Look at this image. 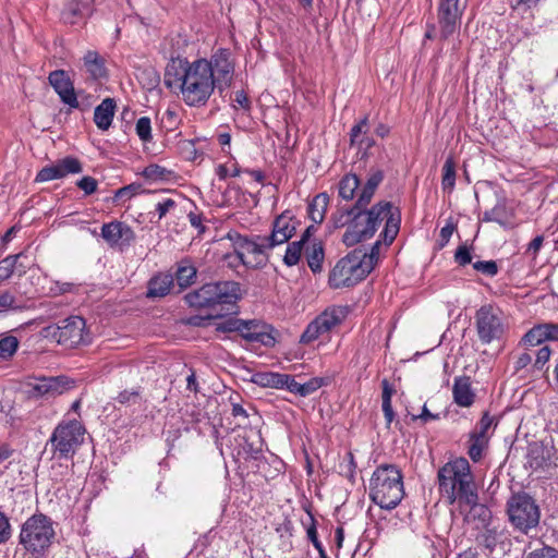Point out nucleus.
<instances>
[{
    "label": "nucleus",
    "instance_id": "nucleus-24",
    "mask_svg": "<svg viewBox=\"0 0 558 558\" xmlns=\"http://www.w3.org/2000/svg\"><path fill=\"white\" fill-rule=\"evenodd\" d=\"M173 286V277L169 274H158L153 277L147 287V298H162L166 296Z\"/></svg>",
    "mask_w": 558,
    "mask_h": 558
},
{
    "label": "nucleus",
    "instance_id": "nucleus-37",
    "mask_svg": "<svg viewBox=\"0 0 558 558\" xmlns=\"http://www.w3.org/2000/svg\"><path fill=\"white\" fill-rule=\"evenodd\" d=\"M62 179L59 172V168L56 162L41 168L36 174L35 182H48L52 180Z\"/></svg>",
    "mask_w": 558,
    "mask_h": 558
},
{
    "label": "nucleus",
    "instance_id": "nucleus-49",
    "mask_svg": "<svg viewBox=\"0 0 558 558\" xmlns=\"http://www.w3.org/2000/svg\"><path fill=\"white\" fill-rule=\"evenodd\" d=\"M77 187H80L86 195H90L97 191L98 182L93 177H83L76 182Z\"/></svg>",
    "mask_w": 558,
    "mask_h": 558
},
{
    "label": "nucleus",
    "instance_id": "nucleus-28",
    "mask_svg": "<svg viewBox=\"0 0 558 558\" xmlns=\"http://www.w3.org/2000/svg\"><path fill=\"white\" fill-rule=\"evenodd\" d=\"M361 185L359 177L354 173H348L341 178L338 184V194L344 201H352L359 197L357 189Z\"/></svg>",
    "mask_w": 558,
    "mask_h": 558
},
{
    "label": "nucleus",
    "instance_id": "nucleus-35",
    "mask_svg": "<svg viewBox=\"0 0 558 558\" xmlns=\"http://www.w3.org/2000/svg\"><path fill=\"white\" fill-rule=\"evenodd\" d=\"M380 247H381V240H377L373 246L371 247L369 253H364L361 250H356L359 252V257L362 259L364 266H368L367 270L371 272L376 264L379 260L380 255Z\"/></svg>",
    "mask_w": 558,
    "mask_h": 558
},
{
    "label": "nucleus",
    "instance_id": "nucleus-17",
    "mask_svg": "<svg viewBox=\"0 0 558 558\" xmlns=\"http://www.w3.org/2000/svg\"><path fill=\"white\" fill-rule=\"evenodd\" d=\"M300 221L296 220L291 210H284L272 222L271 234L266 236L268 246L274 248L288 242L296 231Z\"/></svg>",
    "mask_w": 558,
    "mask_h": 558
},
{
    "label": "nucleus",
    "instance_id": "nucleus-12",
    "mask_svg": "<svg viewBox=\"0 0 558 558\" xmlns=\"http://www.w3.org/2000/svg\"><path fill=\"white\" fill-rule=\"evenodd\" d=\"M348 311L344 306H329L317 315L301 335L300 342L308 344L315 340L328 336L335 328L339 327L347 318Z\"/></svg>",
    "mask_w": 558,
    "mask_h": 558
},
{
    "label": "nucleus",
    "instance_id": "nucleus-3",
    "mask_svg": "<svg viewBox=\"0 0 558 558\" xmlns=\"http://www.w3.org/2000/svg\"><path fill=\"white\" fill-rule=\"evenodd\" d=\"M439 492L450 505L469 501L477 492V485L465 458L447 462L437 474Z\"/></svg>",
    "mask_w": 558,
    "mask_h": 558
},
{
    "label": "nucleus",
    "instance_id": "nucleus-64",
    "mask_svg": "<svg viewBox=\"0 0 558 558\" xmlns=\"http://www.w3.org/2000/svg\"><path fill=\"white\" fill-rule=\"evenodd\" d=\"M454 229H456L454 225L450 221L447 222L441 228V230H440L441 246L446 245L449 242Z\"/></svg>",
    "mask_w": 558,
    "mask_h": 558
},
{
    "label": "nucleus",
    "instance_id": "nucleus-31",
    "mask_svg": "<svg viewBox=\"0 0 558 558\" xmlns=\"http://www.w3.org/2000/svg\"><path fill=\"white\" fill-rule=\"evenodd\" d=\"M481 533L476 535V541L480 546H483L485 549L493 551L499 541V533L497 527L487 526L481 529Z\"/></svg>",
    "mask_w": 558,
    "mask_h": 558
},
{
    "label": "nucleus",
    "instance_id": "nucleus-45",
    "mask_svg": "<svg viewBox=\"0 0 558 558\" xmlns=\"http://www.w3.org/2000/svg\"><path fill=\"white\" fill-rule=\"evenodd\" d=\"M142 174L148 180L157 181L165 180L168 171L166 168L158 165H149L143 170Z\"/></svg>",
    "mask_w": 558,
    "mask_h": 558
},
{
    "label": "nucleus",
    "instance_id": "nucleus-7",
    "mask_svg": "<svg viewBox=\"0 0 558 558\" xmlns=\"http://www.w3.org/2000/svg\"><path fill=\"white\" fill-rule=\"evenodd\" d=\"M85 427L77 420L60 422L53 429L48 444L59 459H71L84 441Z\"/></svg>",
    "mask_w": 558,
    "mask_h": 558
},
{
    "label": "nucleus",
    "instance_id": "nucleus-19",
    "mask_svg": "<svg viewBox=\"0 0 558 558\" xmlns=\"http://www.w3.org/2000/svg\"><path fill=\"white\" fill-rule=\"evenodd\" d=\"M49 83L59 95L63 104L71 109L78 108L80 104L74 90L73 83L63 70H56L49 74Z\"/></svg>",
    "mask_w": 558,
    "mask_h": 558
},
{
    "label": "nucleus",
    "instance_id": "nucleus-61",
    "mask_svg": "<svg viewBox=\"0 0 558 558\" xmlns=\"http://www.w3.org/2000/svg\"><path fill=\"white\" fill-rule=\"evenodd\" d=\"M187 217L191 226L197 229L199 234L205 232L206 227L203 225L201 214L191 211Z\"/></svg>",
    "mask_w": 558,
    "mask_h": 558
},
{
    "label": "nucleus",
    "instance_id": "nucleus-62",
    "mask_svg": "<svg viewBox=\"0 0 558 558\" xmlns=\"http://www.w3.org/2000/svg\"><path fill=\"white\" fill-rule=\"evenodd\" d=\"M544 242L543 235L535 236L527 245L526 253L535 257L542 248Z\"/></svg>",
    "mask_w": 558,
    "mask_h": 558
},
{
    "label": "nucleus",
    "instance_id": "nucleus-52",
    "mask_svg": "<svg viewBox=\"0 0 558 558\" xmlns=\"http://www.w3.org/2000/svg\"><path fill=\"white\" fill-rule=\"evenodd\" d=\"M551 351L548 345H543L536 352V359L534 362V367L537 369H542L543 366L549 361Z\"/></svg>",
    "mask_w": 558,
    "mask_h": 558
},
{
    "label": "nucleus",
    "instance_id": "nucleus-23",
    "mask_svg": "<svg viewBox=\"0 0 558 558\" xmlns=\"http://www.w3.org/2000/svg\"><path fill=\"white\" fill-rule=\"evenodd\" d=\"M116 112V101L112 98H105L94 112V122L99 130L106 131L111 126Z\"/></svg>",
    "mask_w": 558,
    "mask_h": 558
},
{
    "label": "nucleus",
    "instance_id": "nucleus-41",
    "mask_svg": "<svg viewBox=\"0 0 558 558\" xmlns=\"http://www.w3.org/2000/svg\"><path fill=\"white\" fill-rule=\"evenodd\" d=\"M19 341L14 336H7L0 340V357L8 359L17 350Z\"/></svg>",
    "mask_w": 558,
    "mask_h": 558
},
{
    "label": "nucleus",
    "instance_id": "nucleus-2",
    "mask_svg": "<svg viewBox=\"0 0 558 558\" xmlns=\"http://www.w3.org/2000/svg\"><path fill=\"white\" fill-rule=\"evenodd\" d=\"M383 180V170H372L361 187L355 204L350 208H339L332 214L330 219L332 227L347 228L342 235V242L347 246H353L373 238L384 220L385 228L380 236L385 245H390L398 235L401 223L399 207L391 202L381 201L366 209Z\"/></svg>",
    "mask_w": 558,
    "mask_h": 558
},
{
    "label": "nucleus",
    "instance_id": "nucleus-50",
    "mask_svg": "<svg viewBox=\"0 0 558 558\" xmlns=\"http://www.w3.org/2000/svg\"><path fill=\"white\" fill-rule=\"evenodd\" d=\"M473 268L488 276H495L498 272L497 264L494 260L476 262L473 264Z\"/></svg>",
    "mask_w": 558,
    "mask_h": 558
},
{
    "label": "nucleus",
    "instance_id": "nucleus-44",
    "mask_svg": "<svg viewBox=\"0 0 558 558\" xmlns=\"http://www.w3.org/2000/svg\"><path fill=\"white\" fill-rule=\"evenodd\" d=\"M541 0H509L510 8L518 14H525L537 7Z\"/></svg>",
    "mask_w": 558,
    "mask_h": 558
},
{
    "label": "nucleus",
    "instance_id": "nucleus-42",
    "mask_svg": "<svg viewBox=\"0 0 558 558\" xmlns=\"http://www.w3.org/2000/svg\"><path fill=\"white\" fill-rule=\"evenodd\" d=\"M368 132V119L364 117L361 119L355 125L352 126L350 132V143L351 145H356L364 135Z\"/></svg>",
    "mask_w": 558,
    "mask_h": 558
},
{
    "label": "nucleus",
    "instance_id": "nucleus-39",
    "mask_svg": "<svg viewBox=\"0 0 558 558\" xmlns=\"http://www.w3.org/2000/svg\"><path fill=\"white\" fill-rule=\"evenodd\" d=\"M544 341L546 340L542 332L541 325L534 326L532 329H530L521 340V342L526 347L539 345Z\"/></svg>",
    "mask_w": 558,
    "mask_h": 558
},
{
    "label": "nucleus",
    "instance_id": "nucleus-9",
    "mask_svg": "<svg viewBox=\"0 0 558 558\" xmlns=\"http://www.w3.org/2000/svg\"><path fill=\"white\" fill-rule=\"evenodd\" d=\"M475 325L480 341L489 344L502 339L507 331L504 313L494 305H483L476 311Z\"/></svg>",
    "mask_w": 558,
    "mask_h": 558
},
{
    "label": "nucleus",
    "instance_id": "nucleus-56",
    "mask_svg": "<svg viewBox=\"0 0 558 558\" xmlns=\"http://www.w3.org/2000/svg\"><path fill=\"white\" fill-rule=\"evenodd\" d=\"M140 395L138 391L132 390L128 391L124 390L119 393L117 400L122 404H134L138 401Z\"/></svg>",
    "mask_w": 558,
    "mask_h": 558
},
{
    "label": "nucleus",
    "instance_id": "nucleus-33",
    "mask_svg": "<svg viewBox=\"0 0 558 558\" xmlns=\"http://www.w3.org/2000/svg\"><path fill=\"white\" fill-rule=\"evenodd\" d=\"M488 438L485 437H478L473 434H470V446L468 453L472 461L478 462L483 457V451L486 449L488 445Z\"/></svg>",
    "mask_w": 558,
    "mask_h": 558
},
{
    "label": "nucleus",
    "instance_id": "nucleus-32",
    "mask_svg": "<svg viewBox=\"0 0 558 558\" xmlns=\"http://www.w3.org/2000/svg\"><path fill=\"white\" fill-rule=\"evenodd\" d=\"M61 178H65L69 174H77L83 171V165L76 157L66 156L56 161Z\"/></svg>",
    "mask_w": 558,
    "mask_h": 558
},
{
    "label": "nucleus",
    "instance_id": "nucleus-22",
    "mask_svg": "<svg viewBox=\"0 0 558 558\" xmlns=\"http://www.w3.org/2000/svg\"><path fill=\"white\" fill-rule=\"evenodd\" d=\"M452 395L454 402L463 408H469L473 404L475 393L471 387V380L466 376L454 378Z\"/></svg>",
    "mask_w": 558,
    "mask_h": 558
},
{
    "label": "nucleus",
    "instance_id": "nucleus-21",
    "mask_svg": "<svg viewBox=\"0 0 558 558\" xmlns=\"http://www.w3.org/2000/svg\"><path fill=\"white\" fill-rule=\"evenodd\" d=\"M315 231L316 227L314 225L308 226L299 241L288 244L283 256V262L287 266H294L299 263L302 252L305 250V244L310 242V238Z\"/></svg>",
    "mask_w": 558,
    "mask_h": 558
},
{
    "label": "nucleus",
    "instance_id": "nucleus-57",
    "mask_svg": "<svg viewBox=\"0 0 558 558\" xmlns=\"http://www.w3.org/2000/svg\"><path fill=\"white\" fill-rule=\"evenodd\" d=\"M454 258L456 262L461 266H465L472 262L471 253L466 246H459L456 252Z\"/></svg>",
    "mask_w": 558,
    "mask_h": 558
},
{
    "label": "nucleus",
    "instance_id": "nucleus-10",
    "mask_svg": "<svg viewBox=\"0 0 558 558\" xmlns=\"http://www.w3.org/2000/svg\"><path fill=\"white\" fill-rule=\"evenodd\" d=\"M357 251H352L338 260L329 274V284L333 289L351 287L363 280L369 272L364 266Z\"/></svg>",
    "mask_w": 558,
    "mask_h": 558
},
{
    "label": "nucleus",
    "instance_id": "nucleus-53",
    "mask_svg": "<svg viewBox=\"0 0 558 558\" xmlns=\"http://www.w3.org/2000/svg\"><path fill=\"white\" fill-rule=\"evenodd\" d=\"M140 190H141L140 184H130V185L119 189L116 192V197L118 199H130L131 197L136 195L140 192Z\"/></svg>",
    "mask_w": 558,
    "mask_h": 558
},
{
    "label": "nucleus",
    "instance_id": "nucleus-11",
    "mask_svg": "<svg viewBox=\"0 0 558 558\" xmlns=\"http://www.w3.org/2000/svg\"><path fill=\"white\" fill-rule=\"evenodd\" d=\"M233 241L234 252L241 263L250 268H259L268 262V251L271 250L267 245L266 236L255 235L248 238L241 234L230 235Z\"/></svg>",
    "mask_w": 558,
    "mask_h": 558
},
{
    "label": "nucleus",
    "instance_id": "nucleus-29",
    "mask_svg": "<svg viewBox=\"0 0 558 558\" xmlns=\"http://www.w3.org/2000/svg\"><path fill=\"white\" fill-rule=\"evenodd\" d=\"M329 204V196L326 193L317 194L308 204V217L311 220L318 225L322 223Z\"/></svg>",
    "mask_w": 558,
    "mask_h": 558
},
{
    "label": "nucleus",
    "instance_id": "nucleus-36",
    "mask_svg": "<svg viewBox=\"0 0 558 558\" xmlns=\"http://www.w3.org/2000/svg\"><path fill=\"white\" fill-rule=\"evenodd\" d=\"M196 276V269L192 265H181L175 275V279L180 288H186L192 284Z\"/></svg>",
    "mask_w": 558,
    "mask_h": 558
},
{
    "label": "nucleus",
    "instance_id": "nucleus-54",
    "mask_svg": "<svg viewBox=\"0 0 558 558\" xmlns=\"http://www.w3.org/2000/svg\"><path fill=\"white\" fill-rule=\"evenodd\" d=\"M323 380L320 378H312L311 380L301 384V395L306 397L322 387Z\"/></svg>",
    "mask_w": 558,
    "mask_h": 558
},
{
    "label": "nucleus",
    "instance_id": "nucleus-63",
    "mask_svg": "<svg viewBox=\"0 0 558 558\" xmlns=\"http://www.w3.org/2000/svg\"><path fill=\"white\" fill-rule=\"evenodd\" d=\"M233 102H234V107L235 106H239L243 109H248L250 108V100L247 98V95L244 90H238L235 92L234 94V98H233Z\"/></svg>",
    "mask_w": 558,
    "mask_h": 558
},
{
    "label": "nucleus",
    "instance_id": "nucleus-1",
    "mask_svg": "<svg viewBox=\"0 0 558 558\" xmlns=\"http://www.w3.org/2000/svg\"><path fill=\"white\" fill-rule=\"evenodd\" d=\"M234 75L231 52L220 48L209 59L199 58L192 62L172 59L166 66L163 83L177 92L189 107H204L215 89L220 93L229 88Z\"/></svg>",
    "mask_w": 558,
    "mask_h": 558
},
{
    "label": "nucleus",
    "instance_id": "nucleus-30",
    "mask_svg": "<svg viewBox=\"0 0 558 558\" xmlns=\"http://www.w3.org/2000/svg\"><path fill=\"white\" fill-rule=\"evenodd\" d=\"M281 375L274 372H257L252 375L251 381L263 388L282 389Z\"/></svg>",
    "mask_w": 558,
    "mask_h": 558
},
{
    "label": "nucleus",
    "instance_id": "nucleus-27",
    "mask_svg": "<svg viewBox=\"0 0 558 558\" xmlns=\"http://www.w3.org/2000/svg\"><path fill=\"white\" fill-rule=\"evenodd\" d=\"M84 66L95 80L106 76L105 59L97 51L89 50L83 58Z\"/></svg>",
    "mask_w": 558,
    "mask_h": 558
},
{
    "label": "nucleus",
    "instance_id": "nucleus-40",
    "mask_svg": "<svg viewBox=\"0 0 558 558\" xmlns=\"http://www.w3.org/2000/svg\"><path fill=\"white\" fill-rule=\"evenodd\" d=\"M87 4L86 3H82V2H78V1H73L69 4L68 9L64 11L63 13V19L65 20V22H69V23H75L74 21V17L80 15V16H83L85 14H87Z\"/></svg>",
    "mask_w": 558,
    "mask_h": 558
},
{
    "label": "nucleus",
    "instance_id": "nucleus-58",
    "mask_svg": "<svg viewBox=\"0 0 558 558\" xmlns=\"http://www.w3.org/2000/svg\"><path fill=\"white\" fill-rule=\"evenodd\" d=\"M545 340H558V324H541Z\"/></svg>",
    "mask_w": 558,
    "mask_h": 558
},
{
    "label": "nucleus",
    "instance_id": "nucleus-20",
    "mask_svg": "<svg viewBox=\"0 0 558 558\" xmlns=\"http://www.w3.org/2000/svg\"><path fill=\"white\" fill-rule=\"evenodd\" d=\"M101 236L110 245H123L130 244L135 239V233L124 222L112 221L101 227Z\"/></svg>",
    "mask_w": 558,
    "mask_h": 558
},
{
    "label": "nucleus",
    "instance_id": "nucleus-26",
    "mask_svg": "<svg viewBox=\"0 0 558 558\" xmlns=\"http://www.w3.org/2000/svg\"><path fill=\"white\" fill-rule=\"evenodd\" d=\"M22 257L23 253H19L0 260V281L9 279L15 271L19 272V276L26 272V266L19 263Z\"/></svg>",
    "mask_w": 558,
    "mask_h": 558
},
{
    "label": "nucleus",
    "instance_id": "nucleus-14",
    "mask_svg": "<svg viewBox=\"0 0 558 558\" xmlns=\"http://www.w3.org/2000/svg\"><path fill=\"white\" fill-rule=\"evenodd\" d=\"M229 330L240 332L243 339L248 342H258L265 347H272L276 342L270 332V327L259 320L235 319L228 323Z\"/></svg>",
    "mask_w": 558,
    "mask_h": 558
},
{
    "label": "nucleus",
    "instance_id": "nucleus-51",
    "mask_svg": "<svg viewBox=\"0 0 558 558\" xmlns=\"http://www.w3.org/2000/svg\"><path fill=\"white\" fill-rule=\"evenodd\" d=\"M281 377H282V380H281L282 389H287L288 391L295 393V395H301V384L298 383L294 379V377H292L288 374H282Z\"/></svg>",
    "mask_w": 558,
    "mask_h": 558
},
{
    "label": "nucleus",
    "instance_id": "nucleus-55",
    "mask_svg": "<svg viewBox=\"0 0 558 558\" xmlns=\"http://www.w3.org/2000/svg\"><path fill=\"white\" fill-rule=\"evenodd\" d=\"M0 308L17 310L20 306L15 304V296L11 292L4 291L0 293Z\"/></svg>",
    "mask_w": 558,
    "mask_h": 558
},
{
    "label": "nucleus",
    "instance_id": "nucleus-60",
    "mask_svg": "<svg viewBox=\"0 0 558 558\" xmlns=\"http://www.w3.org/2000/svg\"><path fill=\"white\" fill-rule=\"evenodd\" d=\"M527 558H558V553L551 547H545L539 550L532 551Z\"/></svg>",
    "mask_w": 558,
    "mask_h": 558
},
{
    "label": "nucleus",
    "instance_id": "nucleus-46",
    "mask_svg": "<svg viewBox=\"0 0 558 558\" xmlns=\"http://www.w3.org/2000/svg\"><path fill=\"white\" fill-rule=\"evenodd\" d=\"M12 537V526L5 513L0 511V545L5 544Z\"/></svg>",
    "mask_w": 558,
    "mask_h": 558
},
{
    "label": "nucleus",
    "instance_id": "nucleus-15",
    "mask_svg": "<svg viewBox=\"0 0 558 558\" xmlns=\"http://www.w3.org/2000/svg\"><path fill=\"white\" fill-rule=\"evenodd\" d=\"M31 398H51L74 387V380L66 376L43 377L27 385Z\"/></svg>",
    "mask_w": 558,
    "mask_h": 558
},
{
    "label": "nucleus",
    "instance_id": "nucleus-5",
    "mask_svg": "<svg viewBox=\"0 0 558 558\" xmlns=\"http://www.w3.org/2000/svg\"><path fill=\"white\" fill-rule=\"evenodd\" d=\"M240 284L234 281L206 283L185 295L186 303L192 307L215 308L217 305L233 307L240 299Z\"/></svg>",
    "mask_w": 558,
    "mask_h": 558
},
{
    "label": "nucleus",
    "instance_id": "nucleus-18",
    "mask_svg": "<svg viewBox=\"0 0 558 558\" xmlns=\"http://www.w3.org/2000/svg\"><path fill=\"white\" fill-rule=\"evenodd\" d=\"M460 16L459 0H441L438 10V22L442 39L449 38L459 28Z\"/></svg>",
    "mask_w": 558,
    "mask_h": 558
},
{
    "label": "nucleus",
    "instance_id": "nucleus-13",
    "mask_svg": "<svg viewBox=\"0 0 558 558\" xmlns=\"http://www.w3.org/2000/svg\"><path fill=\"white\" fill-rule=\"evenodd\" d=\"M508 515L512 525L524 532L535 527L539 522V509L526 494H518L508 501Z\"/></svg>",
    "mask_w": 558,
    "mask_h": 558
},
{
    "label": "nucleus",
    "instance_id": "nucleus-6",
    "mask_svg": "<svg viewBox=\"0 0 558 558\" xmlns=\"http://www.w3.org/2000/svg\"><path fill=\"white\" fill-rule=\"evenodd\" d=\"M52 521L45 514H34L22 525L20 544L32 555H43L54 538Z\"/></svg>",
    "mask_w": 558,
    "mask_h": 558
},
{
    "label": "nucleus",
    "instance_id": "nucleus-38",
    "mask_svg": "<svg viewBox=\"0 0 558 558\" xmlns=\"http://www.w3.org/2000/svg\"><path fill=\"white\" fill-rule=\"evenodd\" d=\"M494 425V417L490 416L488 413H484L480 422L476 424L475 428L471 434L478 436V437H490V429Z\"/></svg>",
    "mask_w": 558,
    "mask_h": 558
},
{
    "label": "nucleus",
    "instance_id": "nucleus-8",
    "mask_svg": "<svg viewBox=\"0 0 558 558\" xmlns=\"http://www.w3.org/2000/svg\"><path fill=\"white\" fill-rule=\"evenodd\" d=\"M44 332L45 337L52 338L59 344L66 348L86 345L90 342L85 319L81 316L66 317L57 325L46 327Z\"/></svg>",
    "mask_w": 558,
    "mask_h": 558
},
{
    "label": "nucleus",
    "instance_id": "nucleus-48",
    "mask_svg": "<svg viewBox=\"0 0 558 558\" xmlns=\"http://www.w3.org/2000/svg\"><path fill=\"white\" fill-rule=\"evenodd\" d=\"M490 215H493L494 222H497L501 226H506L508 222V215L506 210V205L501 202L497 203L492 209Z\"/></svg>",
    "mask_w": 558,
    "mask_h": 558
},
{
    "label": "nucleus",
    "instance_id": "nucleus-25",
    "mask_svg": "<svg viewBox=\"0 0 558 558\" xmlns=\"http://www.w3.org/2000/svg\"><path fill=\"white\" fill-rule=\"evenodd\" d=\"M304 253L311 270L313 272L322 271L325 257L322 242L311 236L310 242L305 244Z\"/></svg>",
    "mask_w": 558,
    "mask_h": 558
},
{
    "label": "nucleus",
    "instance_id": "nucleus-16",
    "mask_svg": "<svg viewBox=\"0 0 558 558\" xmlns=\"http://www.w3.org/2000/svg\"><path fill=\"white\" fill-rule=\"evenodd\" d=\"M457 510L463 515V521L476 530L487 527L492 524V511L488 507L478 502V493L469 501L457 505Z\"/></svg>",
    "mask_w": 558,
    "mask_h": 558
},
{
    "label": "nucleus",
    "instance_id": "nucleus-59",
    "mask_svg": "<svg viewBox=\"0 0 558 558\" xmlns=\"http://www.w3.org/2000/svg\"><path fill=\"white\" fill-rule=\"evenodd\" d=\"M381 388H383V393H381L383 403L381 404L391 403V398H392V395L395 393V388L387 379H383Z\"/></svg>",
    "mask_w": 558,
    "mask_h": 558
},
{
    "label": "nucleus",
    "instance_id": "nucleus-43",
    "mask_svg": "<svg viewBox=\"0 0 558 558\" xmlns=\"http://www.w3.org/2000/svg\"><path fill=\"white\" fill-rule=\"evenodd\" d=\"M136 134L143 142H149L151 140V125L148 117H142L136 122Z\"/></svg>",
    "mask_w": 558,
    "mask_h": 558
},
{
    "label": "nucleus",
    "instance_id": "nucleus-4",
    "mask_svg": "<svg viewBox=\"0 0 558 558\" xmlns=\"http://www.w3.org/2000/svg\"><path fill=\"white\" fill-rule=\"evenodd\" d=\"M404 497L403 476L398 466L381 464L369 480V498L381 509H395Z\"/></svg>",
    "mask_w": 558,
    "mask_h": 558
},
{
    "label": "nucleus",
    "instance_id": "nucleus-47",
    "mask_svg": "<svg viewBox=\"0 0 558 558\" xmlns=\"http://www.w3.org/2000/svg\"><path fill=\"white\" fill-rule=\"evenodd\" d=\"M177 207V202L170 197H163L160 199L155 207L156 213L158 214V219H162L169 214L172 209Z\"/></svg>",
    "mask_w": 558,
    "mask_h": 558
},
{
    "label": "nucleus",
    "instance_id": "nucleus-34",
    "mask_svg": "<svg viewBox=\"0 0 558 558\" xmlns=\"http://www.w3.org/2000/svg\"><path fill=\"white\" fill-rule=\"evenodd\" d=\"M456 184V163L451 157L447 158L442 167L441 185L444 191L449 193L453 190Z\"/></svg>",
    "mask_w": 558,
    "mask_h": 558
}]
</instances>
